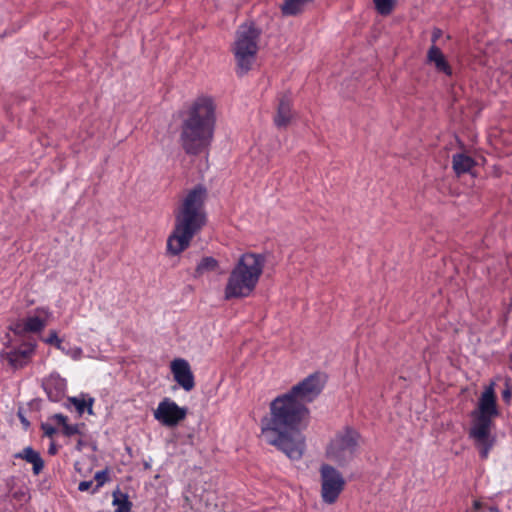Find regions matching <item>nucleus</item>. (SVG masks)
<instances>
[{
  "label": "nucleus",
  "instance_id": "1",
  "mask_svg": "<svg viewBox=\"0 0 512 512\" xmlns=\"http://www.w3.org/2000/svg\"><path fill=\"white\" fill-rule=\"evenodd\" d=\"M269 408L270 415L261 420L264 440L290 460H300L306 450V437L302 429L306 427L309 409L285 393L273 399Z\"/></svg>",
  "mask_w": 512,
  "mask_h": 512
},
{
  "label": "nucleus",
  "instance_id": "2",
  "mask_svg": "<svg viewBox=\"0 0 512 512\" xmlns=\"http://www.w3.org/2000/svg\"><path fill=\"white\" fill-rule=\"evenodd\" d=\"M207 189L202 184L194 186L185 196L181 206L175 212V223L167 239V252L179 255L189 247L193 237L207 223L205 200Z\"/></svg>",
  "mask_w": 512,
  "mask_h": 512
},
{
  "label": "nucleus",
  "instance_id": "3",
  "mask_svg": "<svg viewBox=\"0 0 512 512\" xmlns=\"http://www.w3.org/2000/svg\"><path fill=\"white\" fill-rule=\"evenodd\" d=\"M215 124V105L212 98L198 97L181 124L180 143L185 153L196 156L206 152L214 138Z\"/></svg>",
  "mask_w": 512,
  "mask_h": 512
},
{
  "label": "nucleus",
  "instance_id": "4",
  "mask_svg": "<svg viewBox=\"0 0 512 512\" xmlns=\"http://www.w3.org/2000/svg\"><path fill=\"white\" fill-rule=\"evenodd\" d=\"M499 416L494 383L485 387L478 400L477 407L471 411V426L468 432L479 451L481 459H487L491 449L496 443V436L492 434L493 419Z\"/></svg>",
  "mask_w": 512,
  "mask_h": 512
},
{
  "label": "nucleus",
  "instance_id": "5",
  "mask_svg": "<svg viewBox=\"0 0 512 512\" xmlns=\"http://www.w3.org/2000/svg\"><path fill=\"white\" fill-rule=\"evenodd\" d=\"M266 258L263 254H242L232 268L224 289L226 300L248 297L256 288L263 273Z\"/></svg>",
  "mask_w": 512,
  "mask_h": 512
},
{
  "label": "nucleus",
  "instance_id": "6",
  "mask_svg": "<svg viewBox=\"0 0 512 512\" xmlns=\"http://www.w3.org/2000/svg\"><path fill=\"white\" fill-rule=\"evenodd\" d=\"M261 31L254 24L241 25L235 36L233 54L236 60V73L242 77L252 68L258 52Z\"/></svg>",
  "mask_w": 512,
  "mask_h": 512
},
{
  "label": "nucleus",
  "instance_id": "7",
  "mask_svg": "<svg viewBox=\"0 0 512 512\" xmlns=\"http://www.w3.org/2000/svg\"><path fill=\"white\" fill-rule=\"evenodd\" d=\"M360 434L351 427H346L342 432L336 434L327 447V456L344 465L355 456L359 445Z\"/></svg>",
  "mask_w": 512,
  "mask_h": 512
},
{
  "label": "nucleus",
  "instance_id": "8",
  "mask_svg": "<svg viewBox=\"0 0 512 512\" xmlns=\"http://www.w3.org/2000/svg\"><path fill=\"white\" fill-rule=\"evenodd\" d=\"M321 497L326 504H334L345 487V479L340 471L330 464L320 467Z\"/></svg>",
  "mask_w": 512,
  "mask_h": 512
},
{
  "label": "nucleus",
  "instance_id": "9",
  "mask_svg": "<svg viewBox=\"0 0 512 512\" xmlns=\"http://www.w3.org/2000/svg\"><path fill=\"white\" fill-rule=\"evenodd\" d=\"M324 389V381L319 373H313L294 385L285 394L294 401L303 403L305 406L314 401Z\"/></svg>",
  "mask_w": 512,
  "mask_h": 512
},
{
  "label": "nucleus",
  "instance_id": "10",
  "mask_svg": "<svg viewBox=\"0 0 512 512\" xmlns=\"http://www.w3.org/2000/svg\"><path fill=\"white\" fill-rule=\"evenodd\" d=\"M186 415L187 408L179 406L169 397L162 399L153 412L154 419L165 427H176Z\"/></svg>",
  "mask_w": 512,
  "mask_h": 512
},
{
  "label": "nucleus",
  "instance_id": "11",
  "mask_svg": "<svg viewBox=\"0 0 512 512\" xmlns=\"http://www.w3.org/2000/svg\"><path fill=\"white\" fill-rule=\"evenodd\" d=\"M36 348L37 343L34 340L23 342L6 353V360L14 369L23 368L30 363Z\"/></svg>",
  "mask_w": 512,
  "mask_h": 512
},
{
  "label": "nucleus",
  "instance_id": "12",
  "mask_svg": "<svg viewBox=\"0 0 512 512\" xmlns=\"http://www.w3.org/2000/svg\"><path fill=\"white\" fill-rule=\"evenodd\" d=\"M174 381L186 392L195 387V377L186 359L176 358L170 364Z\"/></svg>",
  "mask_w": 512,
  "mask_h": 512
},
{
  "label": "nucleus",
  "instance_id": "13",
  "mask_svg": "<svg viewBox=\"0 0 512 512\" xmlns=\"http://www.w3.org/2000/svg\"><path fill=\"white\" fill-rule=\"evenodd\" d=\"M42 388L51 402H60L67 393V381L58 372H52L42 379Z\"/></svg>",
  "mask_w": 512,
  "mask_h": 512
},
{
  "label": "nucleus",
  "instance_id": "14",
  "mask_svg": "<svg viewBox=\"0 0 512 512\" xmlns=\"http://www.w3.org/2000/svg\"><path fill=\"white\" fill-rule=\"evenodd\" d=\"M426 63L433 65L437 73L447 77L453 75V69L446 59L444 53L437 45H431L427 51Z\"/></svg>",
  "mask_w": 512,
  "mask_h": 512
},
{
  "label": "nucleus",
  "instance_id": "15",
  "mask_svg": "<svg viewBox=\"0 0 512 512\" xmlns=\"http://www.w3.org/2000/svg\"><path fill=\"white\" fill-rule=\"evenodd\" d=\"M35 312L44 315L45 318H41L38 315H29L24 318V324L28 333H40L47 324V318L52 315V312L48 307H38Z\"/></svg>",
  "mask_w": 512,
  "mask_h": 512
},
{
  "label": "nucleus",
  "instance_id": "16",
  "mask_svg": "<svg viewBox=\"0 0 512 512\" xmlns=\"http://www.w3.org/2000/svg\"><path fill=\"white\" fill-rule=\"evenodd\" d=\"M14 458L23 459L28 463L32 464V470L34 475H38L44 468V461L40 453L34 450L31 446H27L22 451L14 454Z\"/></svg>",
  "mask_w": 512,
  "mask_h": 512
},
{
  "label": "nucleus",
  "instance_id": "17",
  "mask_svg": "<svg viewBox=\"0 0 512 512\" xmlns=\"http://www.w3.org/2000/svg\"><path fill=\"white\" fill-rule=\"evenodd\" d=\"M70 404L75 407L79 415H82L85 411H87L89 415H93L94 398L90 397L88 394L81 393L79 396L68 397L67 403L64 405L69 408Z\"/></svg>",
  "mask_w": 512,
  "mask_h": 512
},
{
  "label": "nucleus",
  "instance_id": "18",
  "mask_svg": "<svg viewBox=\"0 0 512 512\" xmlns=\"http://www.w3.org/2000/svg\"><path fill=\"white\" fill-rule=\"evenodd\" d=\"M291 119V102L286 96L279 101L274 123L278 128L286 127Z\"/></svg>",
  "mask_w": 512,
  "mask_h": 512
},
{
  "label": "nucleus",
  "instance_id": "19",
  "mask_svg": "<svg viewBox=\"0 0 512 512\" xmlns=\"http://www.w3.org/2000/svg\"><path fill=\"white\" fill-rule=\"evenodd\" d=\"M453 170L457 175L470 172L476 165L475 160L465 153H457L452 157Z\"/></svg>",
  "mask_w": 512,
  "mask_h": 512
},
{
  "label": "nucleus",
  "instance_id": "20",
  "mask_svg": "<svg viewBox=\"0 0 512 512\" xmlns=\"http://www.w3.org/2000/svg\"><path fill=\"white\" fill-rule=\"evenodd\" d=\"M313 0H285L281 5V13L285 17L297 16L302 13Z\"/></svg>",
  "mask_w": 512,
  "mask_h": 512
},
{
  "label": "nucleus",
  "instance_id": "21",
  "mask_svg": "<svg viewBox=\"0 0 512 512\" xmlns=\"http://www.w3.org/2000/svg\"><path fill=\"white\" fill-rule=\"evenodd\" d=\"M112 505L115 512H132V502L129 500L127 493L121 492L119 489L113 492Z\"/></svg>",
  "mask_w": 512,
  "mask_h": 512
},
{
  "label": "nucleus",
  "instance_id": "22",
  "mask_svg": "<svg viewBox=\"0 0 512 512\" xmlns=\"http://www.w3.org/2000/svg\"><path fill=\"white\" fill-rule=\"evenodd\" d=\"M218 268V261L212 257L207 256L201 259L196 266V273L202 275L205 272L214 271Z\"/></svg>",
  "mask_w": 512,
  "mask_h": 512
},
{
  "label": "nucleus",
  "instance_id": "23",
  "mask_svg": "<svg viewBox=\"0 0 512 512\" xmlns=\"http://www.w3.org/2000/svg\"><path fill=\"white\" fill-rule=\"evenodd\" d=\"M373 3L376 11L382 16L391 14L395 6V0H373Z\"/></svg>",
  "mask_w": 512,
  "mask_h": 512
},
{
  "label": "nucleus",
  "instance_id": "24",
  "mask_svg": "<svg viewBox=\"0 0 512 512\" xmlns=\"http://www.w3.org/2000/svg\"><path fill=\"white\" fill-rule=\"evenodd\" d=\"M12 499L19 503H26L30 500L29 489L26 486H21L11 494Z\"/></svg>",
  "mask_w": 512,
  "mask_h": 512
},
{
  "label": "nucleus",
  "instance_id": "25",
  "mask_svg": "<svg viewBox=\"0 0 512 512\" xmlns=\"http://www.w3.org/2000/svg\"><path fill=\"white\" fill-rule=\"evenodd\" d=\"M84 424H69L68 421L62 426V433L66 437L81 434L80 427Z\"/></svg>",
  "mask_w": 512,
  "mask_h": 512
},
{
  "label": "nucleus",
  "instance_id": "26",
  "mask_svg": "<svg viewBox=\"0 0 512 512\" xmlns=\"http://www.w3.org/2000/svg\"><path fill=\"white\" fill-rule=\"evenodd\" d=\"M56 348L61 350L66 355L72 356L73 358L79 357L82 353L81 348H79V347L71 348L69 343H65L63 340H62V345L56 346Z\"/></svg>",
  "mask_w": 512,
  "mask_h": 512
},
{
  "label": "nucleus",
  "instance_id": "27",
  "mask_svg": "<svg viewBox=\"0 0 512 512\" xmlns=\"http://www.w3.org/2000/svg\"><path fill=\"white\" fill-rule=\"evenodd\" d=\"M94 479L96 480L97 484L95 488L93 489V492L97 491L100 487H102L108 480V470H100L95 473Z\"/></svg>",
  "mask_w": 512,
  "mask_h": 512
},
{
  "label": "nucleus",
  "instance_id": "28",
  "mask_svg": "<svg viewBox=\"0 0 512 512\" xmlns=\"http://www.w3.org/2000/svg\"><path fill=\"white\" fill-rule=\"evenodd\" d=\"M10 329L15 335H19V336H23L28 333L26 330L25 324H24V320H19V321L13 323L10 326Z\"/></svg>",
  "mask_w": 512,
  "mask_h": 512
},
{
  "label": "nucleus",
  "instance_id": "29",
  "mask_svg": "<svg viewBox=\"0 0 512 512\" xmlns=\"http://www.w3.org/2000/svg\"><path fill=\"white\" fill-rule=\"evenodd\" d=\"M504 385H505V388L502 391V399L504 402L510 403L511 398H512V386H511L510 380L506 379Z\"/></svg>",
  "mask_w": 512,
  "mask_h": 512
},
{
  "label": "nucleus",
  "instance_id": "30",
  "mask_svg": "<svg viewBox=\"0 0 512 512\" xmlns=\"http://www.w3.org/2000/svg\"><path fill=\"white\" fill-rule=\"evenodd\" d=\"M44 341L45 343L54 345L55 347L62 345V339L58 337V334L55 330L51 331L49 336Z\"/></svg>",
  "mask_w": 512,
  "mask_h": 512
},
{
  "label": "nucleus",
  "instance_id": "31",
  "mask_svg": "<svg viewBox=\"0 0 512 512\" xmlns=\"http://www.w3.org/2000/svg\"><path fill=\"white\" fill-rule=\"evenodd\" d=\"M41 429L44 435L50 438L57 432L56 428L49 423H42Z\"/></svg>",
  "mask_w": 512,
  "mask_h": 512
},
{
  "label": "nucleus",
  "instance_id": "32",
  "mask_svg": "<svg viewBox=\"0 0 512 512\" xmlns=\"http://www.w3.org/2000/svg\"><path fill=\"white\" fill-rule=\"evenodd\" d=\"M50 419L56 421L61 427L68 421V417L62 413L53 414Z\"/></svg>",
  "mask_w": 512,
  "mask_h": 512
},
{
  "label": "nucleus",
  "instance_id": "33",
  "mask_svg": "<svg viewBox=\"0 0 512 512\" xmlns=\"http://www.w3.org/2000/svg\"><path fill=\"white\" fill-rule=\"evenodd\" d=\"M441 35H442V30L440 28H434L432 30V35H431V42H432L431 45H436V42L441 37Z\"/></svg>",
  "mask_w": 512,
  "mask_h": 512
},
{
  "label": "nucleus",
  "instance_id": "34",
  "mask_svg": "<svg viewBox=\"0 0 512 512\" xmlns=\"http://www.w3.org/2000/svg\"><path fill=\"white\" fill-rule=\"evenodd\" d=\"M93 485V481H81L78 485V490L81 492L87 491Z\"/></svg>",
  "mask_w": 512,
  "mask_h": 512
},
{
  "label": "nucleus",
  "instance_id": "35",
  "mask_svg": "<svg viewBox=\"0 0 512 512\" xmlns=\"http://www.w3.org/2000/svg\"><path fill=\"white\" fill-rule=\"evenodd\" d=\"M57 452H58V448H57L56 444L54 442H51L48 447V453L50 455H55V454H57Z\"/></svg>",
  "mask_w": 512,
  "mask_h": 512
},
{
  "label": "nucleus",
  "instance_id": "36",
  "mask_svg": "<svg viewBox=\"0 0 512 512\" xmlns=\"http://www.w3.org/2000/svg\"><path fill=\"white\" fill-rule=\"evenodd\" d=\"M84 446H85V442L82 439H79L76 444V450L82 451Z\"/></svg>",
  "mask_w": 512,
  "mask_h": 512
},
{
  "label": "nucleus",
  "instance_id": "37",
  "mask_svg": "<svg viewBox=\"0 0 512 512\" xmlns=\"http://www.w3.org/2000/svg\"><path fill=\"white\" fill-rule=\"evenodd\" d=\"M21 422L24 424V425H29V422L26 420L25 417L21 416Z\"/></svg>",
  "mask_w": 512,
  "mask_h": 512
},
{
  "label": "nucleus",
  "instance_id": "38",
  "mask_svg": "<svg viewBox=\"0 0 512 512\" xmlns=\"http://www.w3.org/2000/svg\"><path fill=\"white\" fill-rule=\"evenodd\" d=\"M474 506L475 508H478L479 507V503L477 501L474 502Z\"/></svg>",
  "mask_w": 512,
  "mask_h": 512
},
{
  "label": "nucleus",
  "instance_id": "39",
  "mask_svg": "<svg viewBox=\"0 0 512 512\" xmlns=\"http://www.w3.org/2000/svg\"><path fill=\"white\" fill-rule=\"evenodd\" d=\"M490 511L491 512H496V511H498V509L497 508H490Z\"/></svg>",
  "mask_w": 512,
  "mask_h": 512
}]
</instances>
